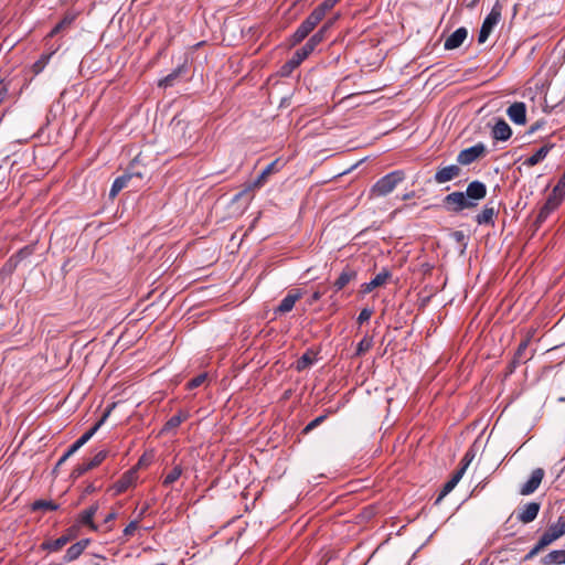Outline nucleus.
I'll use <instances>...</instances> for the list:
<instances>
[{"mask_svg": "<svg viewBox=\"0 0 565 565\" xmlns=\"http://www.w3.org/2000/svg\"><path fill=\"white\" fill-rule=\"evenodd\" d=\"M405 180V173L402 170H395L382 177L371 189L372 196H386L392 193L396 186Z\"/></svg>", "mask_w": 565, "mask_h": 565, "instance_id": "f257e3e1", "label": "nucleus"}, {"mask_svg": "<svg viewBox=\"0 0 565 565\" xmlns=\"http://www.w3.org/2000/svg\"><path fill=\"white\" fill-rule=\"evenodd\" d=\"M320 43L321 34H313L302 47L294 53L292 57L284 65V70L288 68V71H291L298 67Z\"/></svg>", "mask_w": 565, "mask_h": 565, "instance_id": "f03ea898", "label": "nucleus"}, {"mask_svg": "<svg viewBox=\"0 0 565 565\" xmlns=\"http://www.w3.org/2000/svg\"><path fill=\"white\" fill-rule=\"evenodd\" d=\"M502 15V6L499 2H495L492 7L490 13L484 18L481 29L478 35V42L480 44L486 43L492 33L493 29L500 22Z\"/></svg>", "mask_w": 565, "mask_h": 565, "instance_id": "7ed1b4c3", "label": "nucleus"}, {"mask_svg": "<svg viewBox=\"0 0 565 565\" xmlns=\"http://www.w3.org/2000/svg\"><path fill=\"white\" fill-rule=\"evenodd\" d=\"M444 206L447 211L459 213L463 210L475 209V204L468 201L463 192H452L444 198Z\"/></svg>", "mask_w": 565, "mask_h": 565, "instance_id": "20e7f679", "label": "nucleus"}, {"mask_svg": "<svg viewBox=\"0 0 565 565\" xmlns=\"http://www.w3.org/2000/svg\"><path fill=\"white\" fill-rule=\"evenodd\" d=\"M486 153V146L479 142L472 147L461 150L457 156V162L460 166H468L477 161Z\"/></svg>", "mask_w": 565, "mask_h": 565, "instance_id": "39448f33", "label": "nucleus"}, {"mask_svg": "<svg viewBox=\"0 0 565 565\" xmlns=\"http://www.w3.org/2000/svg\"><path fill=\"white\" fill-rule=\"evenodd\" d=\"M108 456V451L103 449V450H99L92 459L87 460V461H84L83 463L81 465H77L74 470L72 471V477L74 479H77L79 478L81 476H83L84 473H86L87 471L98 467Z\"/></svg>", "mask_w": 565, "mask_h": 565, "instance_id": "423d86ee", "label": "nucleus"}, {"mask_svg": "<svg viewBox=\"0 0 565 565\" xmlns=\"http://www.w3.org/2000/svg\"><path fill=\"white\" fill-rule=\"evenodd\" d=\"M565 534V518L559 516L556 523H553L540 537L544 544L550 545Z\"/></svg>", "mask_w": 565, "mask_h": 565, "instance_id": "0eeeda50", "label": "nucleus"}, {"mask_svg": "<svg viewBox=\"0 0 565 565\" xmlns=\"http://www.w3.org/2000/svg\"><path fill=\"white\" fill-rule=\"evenodd\" d=\"M465 196L468 201L475 204V209L478 206V202L486 198L487 186L481 181H472L468 184Z\"/></svg>", "mask_w": 565, "mask_h": 565, "instance_id": "6e6552de", "label": "nucleus"}, {"mask_svg": "<svg viewBox=\"0 0 565 565\" xmlns=\"http://www.w3.org/2000/svg\"><path fill=\"white\" fill-rule=\"evenodd\" d=\"M461 174L459 164H450L438 169L434 175V180L438 184L449 182Z\"/></svg>", "mask_w": 565, "mask_h": 565, "instance_id": "1a4fd4ad", "label": "nucleus"}, {"mask_svg": "<svg viewBox=\"0 0 565 565\" xmlns=\"http://www.w3.org/2000/svg\"><path fill=\"white\" fill-rule=\"evenodd\" d=\"M544 477V470L542 468H536L532 471L530 479L522 486L520 493L522 495H529L536 491L540 487Z\"/></svg>", "mask_w": 565, "mask_h": 565, "instance_id": "9d476101", "label": "nucleus"}, {"mask_svg": "<svg viewBox=\"0 0 565 565\" xmlns=\"http://www.w3.org/2000/svg\"><path fill=\"white\" fill-rule=\"evenodd\" d=\"M507 115L516 125H524L526 122V106L522 102L513 103L507 109Z\"/></svg>", "mask_w": 565, "mask_h": 565, "instance_id": "9b49d317", "label": "nucleus"}, {"mask_svg": "<svg viewBox=\"0 0 565 565\" xmlns=\"http://www.w3.org/2000/svg\"><path fill=\"white\" fill-rule=\"evenodd\" d=\"M467 36H468L467 29L463 26L458 28L455 32H452L446 39V41L444 43L445 50L450 51V50H455V49L459 47L465 42Z\"/></svg>", "mask_w": 565, "mask_h": 565, "instance_id": "f8f14e48", "label": "nucleus"}, {"mask_svg": "<svg viewBox=\"0 0 565 565\" xmlns=\"http://www.w3.org/2000/svg\"><path fill=\"white\" fill-rule=\"evenodd\" d=\"M302 297V292L300 290H291L286 297L280 301L279 306L276 309V312L287 313L292 310L297 300Z\"/></svg>", "mask_w": 565, "mask_h": 565, "instance_id": "ddd939ff", "label": "nucleus"}, {"mask_svg": "<svg viewBox=\"0 0 565 565\" xmlns=\"http://www.w3.org/2000/svg\"><path fill=\"white\" fill-rule=\"evenodd\" d=\"M390 277L391 273L387 269H383L371 281L361 286V292L369 294L373 291L375 288L383 286Z\"/></svg>", "mask_w": 565, "mask_h": 565, "instance_id": "4468645a", "label": "nucleus"}, {"mask_svg": "<svg viewBox=\"0 0 565 565\" xmlns=\"http://www.w3.org/2000/svg\"><path fill=\"white\" fill-rule=\"evenodd\" d=\"M89 542L90 541L88 539H84V540H81V541L74 543L73 545H71L66 550V553L64 555V561L66 563H70V562L77 559L82 555V553L85 551V548L89 545Z\"/></svg>", "mask_w": 565, "mask_h": 565, "instance_id": "2eb2a0df", "label": "nucleus"}, {"mask_svg": "<svg viewBox=\"0 0 565 565\" xmlns=\"http://www.w3.org/2000/svg\"><path fill=\"white\" fill-rule=\"evenodd\" d=\"M186 72L185 64L179 65L175 70H173L170 74L164 76L159 81V87L168 88L172 87L178 79Z\"/></svg>", "mask_w": 565, "mask_h": 565, "instance_id": "dca6fc26", "label": "nucleus"}, {"mask_svg": "<svg viewBox=\"0 0 565 565\" xmlns=\"http://www.w3.org/2000/svg\"><path fill=\"white\" fill-rule=\"evenodd\" d=\"M512 135V130L508 122L503 119H499L492 129V137L495 140L505 141L508 140Z\"/></svg>", "mask_w": 565, "mask_h": 565, "instance_id": "f3484780", "label": "nucleus"}, {"mask_svg": "<svg viewBox=\"0 0 565 565\" xmlns=\"http://www.w3.org/2000/svg\"><path fill=\"white\" fill-rule=\"evenodd\" d=\"M540 511V503L530 502L523 507L519 513V520L523 523H530L536 519Z\"/></svg>", "mask_w": 565, "mask_h": 565, "instance_id": "a211bd4d", "label": "nucleus"}, {"mask_svg": "<svg viewBox=\"0 0 565 565\" xmlns=\"http://www.w3.org/2000/svg\"><path fill=\"white\" fill-rule=\"evenodd\" d=\"M136 479V471L129 470L122 475V477L114 484V489L116 493L125 492Z\"/></svg>", "mask_w": 565, "mask_h": 565, "instance_id": "6ab92c4d", "label": "nucleus"}, {"mask_svg": "<svg viewBox=\"0 0 565 565\" xmlns=\"http://www.w3.org/2000/svg\"><path fill=\"white\" fill-rule=\"evenodd\" d=\"M498 211L492 205H484L483 210L476 216V222L479 225H493V217Z\"/></svg>", "mask_w": 565, "mask_h": 565, "instance_id": "aec40b11", "label": "nucleus"}, {"mask_svg": "<svg viewBox=\"0 0 565 565\" xmlns=\"http://www.w3.org/2000/svg\"><path fill=\"white\" fill-rule=\"evenodd\" d=\"M553 148V145H544L542 146L534 154L526 158L524 164L527 167H534L540 163L545 157L548 154L550 150Z\"/></svg>", "mask_w": 565, "mask_h": 565, "instance_id": "412c9836", "label": "nucleus"}, {"mask_svg": "<svg viewBox=\"0 0 565 565\" xmlns=\"http://www.w3.org/2000/svg\"><path fill=\"white\" fill-rule=\"evenodd\" d=\"M543 565L565 564V550H555L542 558Z\"/></svg>", "mask_w": 565, "mask_h": 565, "instance_id": "4be33fe9", "label": "nucleus"}, {"mask_svg": "<svg viewBox=\"0 0 565 565\" xmlns=\"http://www.w3.org/2000/svg\"><path fill=\"white\" fill-rule=\"evenodd\" d=\"M356 277V271L351 268H345L338 279L334 281L335 291L343 289L351 280Z\"/></svg>", "mask_w": 565, "mask_h": 565, "instance_id": "5701e85b", "label": "nucleus"}, {"mask_svg": "<svg viewBox=\"0 0 565 565\" xmlns=\"http://www.w3.org/2000/svg\"><path fill=\"white\" fill-rule=\"evenodd\" d=\"M72 540L71 535H62L61 537L53 540V541H46L42 543L41 547L43 550H47L50 552H57L63 546H65L70 541Z\"/></svg>", "mask_w": 565, "mask_h": 565, "instance_id": "b1692460", "label": "nucleus"}, {"mask_svg": "<svg viewBox=\"0 0 565 565\" xmlns=\"http://www.w3.org/2000/svg\"><path fill=\"white\" fill-rule=\"evenodd\" d=\"M114 405H111L110 407H108L106 409V412L103 414L102 418L89 429L87 430L85 434H83L79 439L83 444H86L94 435L95 433L99 429V427L105 423V420L107 419V417L109 416L111 409H113Z\"/></svg>", "mask_w": 565, "mask_h": 565, "instance_id": "393cba45", "label": "nucleus"}, {"mask_svg": "<svg viewBox=\"0 0 565 565\" xmlns=\"http://www.w3.org/2000/svg\"><path fill=\"white\" fill-rule=\"evenodd\" d=\"M131 174H122L116 178L110 188L109 196L115 198L122 189L128 185V182L131 180Z\"/></svg>", "mask_w": 565, "mask_h": 565, "instance_id": "a878e982", "label": "nucleus"}, {"mask_svg": "<svg viewBox=\"0 0 565 565\" xmlns=\"http://www.w3.org/2000/svg\"><path fill=\"white\" fill-rule=\"evenodd\" d=\"M329 10L331 9L329 7H324V2H322L309 14L307 20L316 28Z\"/></svg>", "mask_w": 565, "mask_h": 565, "instance_id": "bb28decb", "label": "nucleus"}, {"mask_svg": "<svg viewBox=\"0 0 565 565\" xmlns=\"http://www.w3.org/2000/svg\"><path fill=\"white\" fill-rule=\"evenodd\" d=\"M97 509H98V507H97V504H95V505H92L90 508L84 510L81 513L79 521L83 524L90 526L93 530H96V526L93 522V518H94L95 513L97 512Z\"/></svg>", "mask_w": 565, "mask_h": 565, "instance_id": "cd10ccee", "label": "nucleus"}, {"mask_svg": "<svg viewBox=\"0 0 565 565\" xmlns=\"http://www.w3.org/2000/svg\"><path fill=\"white\" fill-rule=\"evenodd\" d=\"M277 160L276 161H273L271 163H269L262 172L257 177V179L255 180L254 182V185L255 186H262L266 181H267V178L274 173V171H276V164H277Z\"/></svg>", "mask_w": 565, "mask_h": 565, "instance_id": "c85d7f7f", "label": "nucleus"}, {"mask_svg": "<svg viewBox=\"0 0 565 565\" xmlns=\"http://www.w3.org/2000/svg\"><path fill=\"white\" fill-rule=\"evenodd\" d=\"M188 418V414L183 412H179L177 415H173L163 426V431H169L177 428L183 420Z\"/></svg>", "mask_w": 565, "mask_h": 565, "instance_id": "c756f323", "label": "nucleus"}, {"mask_svg": "<svg viewBox=\"0 0 565 565\" xmlns=\"http://www.w3.org/2000/svg\"><path fill=\"white\" fill-rule=\"evenodd\" d=\"M58 509V505L53 501L49 500H36L32 503L33 511H55Z\"/></svg>", "mask_w": 565, "mask_h": 565, "instance_id": "7c9ffc66", "label": "nucleus"}, {"mask_svg": "<svg viewBox=\"0 0 565 565\" xmlns=\"http://www.w3.org/2000/svg\"><path fill=\"white\" fill-rule=\"evenodd\" d=\"M182 475V468L181 466L177 465L174 466L170 472L167 473V476L163 479L164 486H170L173 482H175Z\"/></svg>", "mask_w": 565, "mask_h": 565, "instance_id": "2f4dec72", "label": "nucleus"}, {"mask_svg": "<svg viewBox=\"0 0 565 565\" xmlns=\"http://www.w3.org/2000/svg\"><path fill=\"white\" fill-rule=\"evenodd\" d=\"M564 196L552 191V193L548 195L546 202L544 203L545 206L548 209H552L553 211L556 210L559 204L562 203Z\"/></svg>", "mask_w": 565, "mask_h": 565, "instance_id": "473e14b6", "label": "nucleus"}, {"mask_svg": "<svg viewBox=\"0 0 565 565\" xmlns=\"http://www.w3.org/2000/svg\"><path fill=\"white\" fill-rule=\"evenodd\" d=\"M373 345V340L372 338H369V337H364L359 343H358V348H356V354L358 355H362L364 354L366 351H369Z\"/></svg>", "mask_w": 565, "mask_h": 565, "instance_id": "72a5a7b5", "label": "nucleus"}, {"mask_svg": "<svg viewBox=\"0 0 565 565\" xmlns=\"http://www.w3.org/2000/svg\"><path fill=\"white\" fill-rule=\"evenodd\" d=\"M529 343H530V339H525L519 344L518 350L514 354V360H513L514 363H516V362L519 363L522 361L524 352L526 351V349L529 347Z\"/></svg>", "mask_w": 565, "mask_h": 565, "instance_id": "f704fd0d", "label": "nucleus"}, {"mask_svg": "<svg viewBox=\"0 0 565 565\" xmlns=\"http://www.w3.org/2000/svg\"><path fill=\"white\" fill-rule=\"evenodd\" d=\"M73 17H65L62 21H60L51 31L50 36L56 35L64 28L68 26L73 22Z\"/></svg>", "mask_w": 565, "mask_h": 565, "instance_id": "c9c22d12", "label": "nucleus"}, {"mask_svg": "<svg viewBox=\"0 0 565 565\" xmlns=\"http://www.w3.org/2000/svg\"><path fill=\"white\" fill-rule=\"evenodd\" d=\"M327 418V415H321L311 420L305 428L303 434H309L311 430H313L316 427H318L320 424H322Z\"/></svg>", "mask_w": 565, "mask_h": 565, "instance_id": "e433bc0d", "label": "nucleus"}, {"mask_svg": "<svg viewBox=\"0 0 565 565\" xmlns=\"http://www.w3.org/2000/svg\"><path fill=\"white\" fill-rule=\"evenodd\" d=\"M457 484H455L451 480H448L443 490L440 491L437 500H436V503L440 502L449 492H451L454 490V488L456 487Z\"/></svg>", "mask_w": 565, "mask_h": 565, "instance_id": "4c0bfd02", "label": "nucleus"}, {"mask_svg": "<svg viewBox=\"0 0 565 565\" xmlns=\"http://www.w3.org/2000/svg\"><path fill=\"white\" fill-rule=\"evenodd\" d=\"M546 546L547 545L544 544L543 541L540 539L539 542L536 543V545L525 555L524 559L527 561V559L533 558Z\"/></svg>", "mask_w": 565, "mask_h": 565, "instance_id": "58836bf2", "label": "nucleus"}, {"mask_svg": "<svg viewBox=\"0 0 565 565\" xmlns=\"http://www.w3.org/2000/svg\"><path fill=\"white\" fill-rule=\"evenodd\" d=\"M205 380H206L205 373L199 374L198 376H195L191 381H189L188 387L190 390L196 388V387L201 386L205 382Z\"/></svg>", "mask_w": 565, "mask_h": 565, "instance_id": "ea45409f", "label": "nucleus"}, {"mask_svg": "<svg viewBox=\"0 0 565 565\" xmlns=\"http://www.w3.org/2000/svg\"><path fill=\"white\" fill-rule=\"evenodd\" d=\"M475 458V452L472 450H468L463 458L461 459V467L462 469L467 470V468L469 467V465L471 463V461L473 460Z\"/></svg>", "mask_w": 565, "mask_h": 565, "instance_id": "a19ab883", "label": "nucleus"}, {"mask_svg": "<svg viewBox=\"0 0 565 565\" xmlns=\"http://www.w3.org/2000/svg\"><path fill=\"white\" fill-rule=\"evenodd\" d=\"M309 34L306 33V31L303 29H301L300 26L297 28V30L295 31L294 35H292V41L295 44L297 43H300L302 40H305Z\"/></svg>", "mask_w": 565, "mask_h": 565, "instance_id": "79ce46f5", "label": "nucleus"}, {"mask_svg": "<svg viewBox=\"0 0 565 565\" xmlns=\"http://www.w3.org/2000/svg\"><path fill=\"white\" fill-rule=\"evenodd\" d=\"M335 19H338V15L334 19L329 20L328 22H326L322 25V28L318 32L315 33V34H321V42L326 39V33L333 25Z\"/></svg>", "mask_w": 565, "mask_h": 565, "instance_id": "37998d69", "label": "nucleus"}, {"mask_svg": "<svg viewBox=\"0 0 565 565\" xmlns=\"http://www.w3.org/2000/svg\"><path fill=\"white\" fill-rule=\"evenodd\" d=\"M373 311L369 308H364L361 310L359 317H358V322L360 324L366 322L370 320L371 316H372Z\"/></svg>", "mask_w": 565, "mask_h": 565, "instance_id": "c03bdc74", "label": "nucleus"}, {"mask_svg": "<svg viewBox=\"0 0 565 565\" xmlns=\"http://www.w3.org/2000/svg\"><path fill=\"white\" fill-rule=\"evenodd\" d=\"M553 191L565 196V172L558 180L557 184L554 186Z\"/></svg>", "mask_w": 565, "mask_h": 565, "instance_id": "a18cd8bd", "label": "nucleus"}, {"mask_svg": "<svg viewBox=\"0 0 565 565\" xmlns=\"http://www.w3.org/2000/svg\"><path fill=\"white\" fill-rule=\"evenodd\" d=\"M138 523H139V519L138 520H135V521H131L124 530V535L125 536H131L135 531L138 529Z\"/></svg>", "mask_w": 565, "mask_h": 565, "instance_id": "49530a36", "label": "nucleus"}, {"mask_svg": "<svg viewBox=\"0 0 565 565\" xmlns=\"http://www.w3.org/2000/svg\"><path fill=\"white\" fill-rule=\"evenodd\" d=\"M312 363V360L311 358H309L307 354L302 355L299 360H298V363H297V369L298 370H302L305 367H307L309 364Z\"/></svg>", "mask_w": 565, "mask_h": 565, "instance_id": "de8ad7c7", "label": "nucleus"}, {"mask_svg": "<svg viewBox=\"0 0 565 565\" xmlns=\"http://www.w3.org/2000/svg\"><path fill=\"white\" fill-rule=\"evenodd\" d=\"M552 212V209H548L547 206L543 205L539 212L537 220L540 222H543Z\"/></svg>", "mask_w": 565, "mask_h": 565, "instance_id": "09e8293b", "label": "nucleus"}, {"mask_svg": "<svg viewBox=\"0 0 565 565\" xmlns=\"http://www.w3.org/2000/svg\"><path fill=\"white\" fill-rule=\"evenodd\" d=\"M552 212V209H548L547 206L543 205L539 212L537 220L540 222H543Z\"/></svg>", "mask_w": 565, "mask_h": 565, "instance_id": "8fccbe9b", "label": "nucleus"}, {"mask_svg": "<svg viewBox=\"0 0 565 565\" xmlns=\"http://www.w3.org/2000/svg\"><path fill=\"white\" fill-rule=\"evenodd\" d=\"M466 470L462 469V468H459L454 475L452 477L450 478V480L455 483V484H458V482L461 480V478L463 477Z\"/></svg>", "mask_w": 565, "mask_h": 565, "instance_id": "3c124183", "label": "nucleus"}, {"mask_svg": "<svg viewBox=\"0 0 565 565\" xmlns=\"http://www.w3.org/2000/svg\"><path fill=\"white\" fill-rule=\"evenodd\" d=\"M51 57V54L50 55H46V56H43L40 61H38L35 64H34V67L36 68V71H41L42 67L47 63L49 58Z\"/></svg>", "mask_w": 565, "mask_h": 565, "instance_id": "603ef678", "label": "nucleus"}, {"mask_svg": "<svg viewBox=\"0 0 565 565\" xmlns=\"http://www.w3.org/2000/svg\"><path fill=\"white\" fill-rule=\"evenodd\" d=\"M299 26L303 29L308 34L315 29V26L307 19L302 21Z\"/></svg>", "mask_w": 565, "mask_h": 565, "instance_id": "864d4df0", "label": "nucleus"}, {"mask_svg": "<svg viewBox=\"0 0 565 565\" xmlns=\"http://www.w3.org/2000/svg\"><path fill=\"white\" fill-rule=\"evenodd\" d=\"M299 26L303 29L308 34L315 29V26L307 19L302 21Z\"/></svg>", "mask_w": 565, "mask_h": 565, "instance_id": "5fc2aeb1", "label": "nucleus"}, {"mask_svg": "<svg viewBox=\"0 0 565 565\" xmlns=\"http://www.w3.org/2000/svg\"><path fill=\"white\" fill-rule=\"evenodd\" d=\"M74 451H71V448L67 449V451L58 459L57 466H61L72 455H74Z\"/></svg>", "mask_w": 565, "mask_h": 565, "instance_id": "6e6d98bb", "label": "nucleus"}, {"mask_svg": "<svg viewBox=\"0 0 565 565\" xmlns=\"http://www.w3.org/2000/svg\"><path fill=\"white\" fill-rule=\"evenodd\" d=\"M85 444H83L81 441V439L78 438L70 448H71V451H74L76 452L81 447H83Z\"/></svg>", "mask_w": 565, "mask_h": 565, "instance_id": "4d7b16f0", "label": "nucleus"}, {"mask_svg": "<svg viewBox=\"0 0 565 565\" xmlns=\"http://www.w3.org/2000/svg\"><path fill=\"white\" fill-rule=\"evenodd\" d=\"M85 444H83L81 441V439L78 438L70 448H71V451H74L76 452L81 447H83Z\"/></svg>", "mask_w": 565, "mask_h": 565, "instance_id": "13d9d810", "label": "nucleus"}, {"mask_svg": "<svg viewBox=\"0 0 565 565\" xmlns=\"http://www.w3.org/2000/svg\"><path fill=\"white\" fill-rule=\"evenodd\" d=\"M117 516V513L115 511H111L109 512L106 516H105V520H104V523H109L111 521H114Z\"/></svg>", "mask_w": 565, "mask_h": 565, "instance_id": "bf43d9fd", "label": "nucleus"}, {"mask_svg": "<svg viewBox=\"0 0 565 565\" xmlns=\"http://www.w3.org/2000/svg\"><path fill=\"white\" fill-rule=\"evenodd\" d=\"M322 297V294L320 291H315L312 295H311V298H310V303H313L318 300H320V298Z\"/></svg>", "mask_w": 565, "mask_h": 565, "instance_id": "052dcab7", "label": "nucleus"}, {"mask_svg": "<svg viewBox=\"0 0 565 565\" xmlns=\"http://www.w3.org/2000/svg\"><path fill=\"white\" fill-rule=\"evenodd\" d=\"M415 196V193L414 192H409V193H406L402 196V200H409V199H413Z\"/></svg>", "mask_w": 565, "mask_h": 565, "instance_id": "680f3d73", "label": "nucleus"}, {"mask_svg": "<svg viewBox=\"0 0 565 565\" xmlns=\"http://www.w3.org/2000/svg\"><path fill=\"white\" fill-rule=\"evenodd\" d=\"M539 128H540V124H539V122L534 124V125L530 128L529 134H533V132H534V131H536Z\"/></svg>", "mask_w": 565, "mask_h": 565, "instance_id": "e2e57ef3", "label": "nucleus"}, {"mask_svg": "<svg viewBox=\"0 0 565 565\" xmlns=\"http://www.w3.org/2000/svg\"><path fill=\"white\" fill-rule=\"evenodd\" d=\"M96 489L93 484H88L87 488L85 489V492L86 493H92L94 492Z\"/></svg>", "mask_w": 565, "mask_h": 565, "instance_id": "0e129e2a", "label": "nucleus"}, {"mask_svg": "<svg viewBox=\"0 0 565 565\" xmlns=\"http://www.w3.org/2000/svg\"><path fill=\"white\" fill-rule=\"evenodd\" d=\"M455 235H456V238H457L458 241H459V239H461V238L463 237L462 232H456V233H455Z\"/></svg>", "mask_w": 565, "mask_h": 565, "instance_id": "69168bd1", "label": "nucleus"}, {"mask_svg": "<svg viewBox=\"0 0 565 565\" xmlns=\"http://www.w3.org/2000/svg\"><path fill=\"white\" fill-rule=\"evenodd\" d=\"M477 2H478V0H471V2L467 4V7L468 8H473Z\"/></svg>", "mask_w": 565, "mask_h": 565, "instance_id": "338daca9", "label": "nucleus"}, {"mask_svg": "<svg viewBox=\"0 0 565 565\" xmlns=\"http://www.w3.org/2000/svg\"><path fill=\"white\" fill-rule=\"evenodd\" d=\"M148 507H145L141 511H140V514H139V519L142 518V515L146 513Z\"/></svg>", "mask_w": 565, "mask_h": 565, "instance_id": "774afa93", "label": "nucleus"}]
</instances>
